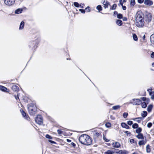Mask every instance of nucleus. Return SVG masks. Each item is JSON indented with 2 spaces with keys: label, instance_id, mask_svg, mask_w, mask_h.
Listing matches in <instances>:
<instances>
[{
  "label": "nucleus",
  "instance_id": "nucleus-1",
  "mask_svg": "<svg viewBox=\"0 0 154 154\" xmlns=\"http://www.w3.org/2000/svg\"><path fill=\"white\" fill-rule=\"evenodd\" d=\"M136 25L138 27H141L144 26V21L143 14L140 11L138 12L135 16Z\"/></svg>",
  "mask_w": 154,
  "mask_h": 154
},
{
  "label": "nucleus",
  "instance_id": "nucleus-2",
  "mask_svg": "<svg viewBox=\"0 0 154 154\" xmlns=\"http://www.w3.org/2000/svg\"><path fill=\"white\" fill-rule=\"evenodd\" d=\"M80 142L82 144L90 145L92 143V140L90 137L86 134H82L79 138Z\"/></svg>",
  "mask_w": 154,
  "mask_h": 154
},
{
  "label": "nucleus",
  "instance_id": "nucleus-3",
  "mask_svg": "<svg viewBox=\"0 0 154 154\" xmlns=\"http://www.w3.org/2000/svg\"><path fill=\"white\" fill-rule=\"evenodd\" d=\"M142 103L140 100L137 99H133L130 101V103L134 105H139Z\"/></svg>",
  "mask_w": 154,
  "mask_h": 154
},
{
  "label": "nucleus",
  "instance_id": "nucleus-4",
  "mask_svg": "<svg viewBox=\"0 0 154 154\" xmlns=\"http://www.w3.org/2000/svg\"><path fill=\"white\" fill-rule=\"evenodd\" d=\"M28 110L29 114L31 115H33L35 114V112L36 111V106H30L28 107Z\"/></svg>",
  "mask_w": 154,
  "mask_h": 154
},
{
  "label": "nucleus",
  "instance_id": "nucleus-5",
  "mask_svg": "<svg viewBox=\"0 0 154 154\" xmlns=\"http://www.w3.org/2000/svg\"><path fill=\"white\" fill-rule=\"evenodd\" d=\"M4 3L8 6H11L14 4L15 0H4Z\"/></svg>",
  "mask_w": 154,
  "mask_h": 154
},
{
  "label": "nucleus",
  "instance_id": "nucleus-6",
  "mask_svg": "<svg viewBox=\"0 0 154 154\" xmlns=\"http://www.w3.org/2000/svg\"><path fill=\"white\" fill-rule=\"evenodd\" d=\"M43 119L42 116L38 115L35 119V121L36 123L39 125H41L42 123Z\"/></svg>",
  "mask_w": 154,
  "mask_h": 154
},
{
  "label": "nucleus",
  "instance_id": "nucleus-7",
  "mask_svg": "<svg viewBox=\"0 0 154 154\" xmlns=\"http://www.w3.org/2000/svg\"><path fill=\"white\" fill-rule=\"evenodd\" d=\"M112 145V147L115 148H119L121 146L120 143L117 142H113Z\"/></svg>",
  "mask_w": 154,
  "mask_h": 154
},
{
  "label": "nucleus",
  "instance_id": "nucleus-8",
  "mask_svg": "<svg viewBox=\"0 0 154 154\" xmlns=\"http://www.w3.org/2000/svg\"><path fill=\"white\" fill-rule=\"evenodd\" d=\"M144 4L147 5L151 6L153 4V2L150 0H145L144 1Z\"/></svg>",
  "mask_w": 154,
  "mask_h": 154
},
{
  "label": "nucleus",
  "instance_id": "nucleus-9",
  "mask_svg": "<svg viewBox=\"0 0 154 154\" xmlns=\"http://www.w3.org/2000/svg\"><path fill=\"white\" fill-rule=\"evenodd\" d=\"M145 20L148 22H150L151 20V15L150 14L146 15L145 18Z\"/></svg>",
  "mask_w": 154,
  "mask_h": 154
},
{
  "label": "nucleus",
  "instance_id": "nucleus-10",
  "mask_svg": "<svg viewBox=\"0 0 154 154\" xmlns=\"http://www.w3.org/2000/svg\"><path fill=\"white\" fill-rule=\"evenodd\" d=\"M151 89H147V91L149 92V95L151 96V98L152 99H154V91H151Z\"/></svg>",
  "mask_w": 154,
  "mask_h": 154
},
{
  "label": "nucleus",
  "instance_id": "nucleus-11",
  "mask_svg": "<svg viewBox=\"0 0 154 154\" xmlns=\"http://www.w3.org/2000/svg\"><path fill=\"white\" fill-rule=\"evenodd\" d=\"M150 39L151 42V45L154 46V33L151 35Z\"/></svg>",
  "mask_w": 154,
  "mask_h": 154
},
{
  "label": "nucleus",
  "instance_id": "nucleus-12",
  "mask_svg": "<svg viewBox=\"0 0 154 154\" xmlns=\"http://www.w3.org/2000/svg\"><path fill=\"white\" fill-rule=\"evenodd\" d=\"M103 4L104 5V8L105 9L108 8V6L110 5L109 2L107 1H104L103 2Z\"/></svg>",
  "mask_w": 154,
  "mask_h": 154
},
{
  "label": "nucleus",
  "instance_id": "nucleus-13",
  "mask_svg": "<svg viewBox=\"0 0 154 154\" xmlns=\"http://www.w3.org/2000/svg\"><path fill=\"white\" fill-rule=\"evenodd\" d=\"M115 152L112 150H109L105 152L104 154H114Z\"/></svg>",
  "mask_w": 154,
  "mask_h": 154
},
{
  "label": "nucleus",
  "instance_id": "nucleus-14",
  "mask_svg": "<svg viewBox=\"0 0 154 154\" xmlns=\"http://www.w3.org/2000/svg\"><path fill=\"white\" fill-rule=\"evenodd\" d=\"M117 150L118 151L119 150ZM116 152H118L119 154H127V151L124 150H121L119 151H116Z\"/></svg>",
  "mask_w": 154,
  "mask_h": 154
},
{
  "label": "nucleus",
  "instance_id": "nucleus-15",
  "mask_svg": "<svg viewBox=\"0 0 154 154\" xmlns=\"http://www.w3.org/2000/svg\"><path fill=\"white\" fill-rule=\"evenodd\" d=\"M136 137L139 139H144V137L143 134L141 133L138 134L136 136Z\"/></svg>",
  "mask_w": 154,
  "mask_h": 154
},
{
  "label": "nucleus",
  "instance_id": "nucleus-16",
  "mask_svg": "<svg viewBox=\"0 0 154 154\" xmlns=\"http://www.w3.org/2000/svg\"><path fill=\"white\" fill-rule=\"evenodd\" d=\"M25 23L24 21H22L20 25V26L19 27V29L20 30H22L23 29L24 26V25Z\"/></svg>",
  "mask_w": 154,
  "mask_h": 154
},
{
  "label": "nucleus",
  "instance_id": "nucleus-17",
  "mask_svg": "<svg viewBox=\"0 0 154 154\" xmlns=\"http://www.w3.org/2000/svg\"><path fill=\"white\" fill-rule=\"evenodd\" d=\"M0 90L2 91L7 92V88L3 86L0 85Z\"/></svg>",
  "mask_w": 154,
  "mask_h": 154
},
{
  "label": "nucleus",
  "instance_id": "nucleus-18",
  "mask_svg": "<svg viewBox=\"0 0 154 154\" xmlns=\"http://www.w3.org/2000/svg\"><path fill=\"white\" fill-rule=\"evenodd\" d=\"M121 125L122 127L126 129H129V126L125 123H122L121 124Z\"/></svg>",
  "mask_w": 154,
  "mask_h": 154
},
{
  "label": "nucleus",
  "instance_id": "nucleus-19",
  "mask_svg": "<svg viewBox=\"0 0 154 154\" xmlns=\"http://www.w3.org/2000/svg\"><path fill=\"white\" fill-rule=\"evenodd\" d=\"M12 89L14 91H17L19 90V88L16 85H14L12 87Z\"/></svg>",
  "mask_w": 154,
  "mask_h": 154
},
{
  "label": "nucleus",
  "instance_id": "nucleus-20",
  "mask_svg": "<svg viewBox=\"0 0 154 154\" xmlns=\"http://www.w3.org/2000/svg\"><path fill=\"white\" fill-rule=\"evenodd\" d=\"M116 23V24L119 26H122V21L120 20H117Z\"/></svg>",
  "mask_w": 154,
  "mask_h": 154
},
{
  "label": "nucleus",
  "instance_id": "nucleus-21",
  "mask_svg": "<svg viewBox=\"0 0 154 154\" xmlns=\"http://www.w3.org/2000/svg\"><path fill=\"white\" fill-rule=\"evenodd\" d=\"M20 111L21 113V114L26 119H27V117L26 116V113L23 111V110L22 109H21L20 110Z\"/></svg>",
  "mask_w": 154,
  "mask_h": 154
},
{
  "label": "nucleus",
  "instance_id": "nucleus-22",
  "mask_svg": "<svg viewBox=\"0 0 154 154\" xmlns=\"http://www.w3.org/2000/svg\"><path fill=\"white\" fill-rule=\"evenodd\" d=\"M23 11V9L22 8H18L15 11V13L16 14H19L21 13Z\"/></svg>",
  "mask_w": 154,
  "mask_h": 154
},
{
  "label": "nucleus",
  "instance_id": "nucleus-23",
  "mask_svg": "<svg viewBox=\"0 0 154 154\" xmlns=\"http://www.w3.org/2000/svg\"><path fill=\"white\" fill-rule=\"evenodd\" d=\"M133 38L135 41H138V38L137 36L135 34H134L132 36Z\"/></svg>",
  "mask_w": 154,
  "mask_h": 154
},
{
  "label": "nucleus",
  "instance_id": "nucleus-24",
  "mask_svg": "<svg viewBox=\"0 0 154 154\" xmlns=\"http://www.w3.org/2000/svg\"><path fill=\"white\" fill-rule=\"evenodd\" d=\"M147 113L146 111H143L142 112L141 115L143 117H145L147 115Z\"/></svg>",
  "mask_w": 154,
  "mask_h": 154
},
{
  "label": "nucleus",
  "instance_id": "nucleus-25",
  "mask_svg": "<svg viewBox=\"0 0 154 154\" xmlns=\"http://www.w3.org/2000/svg\"><path fill=\"white\" fill-rule=\"evenodd\" d=\"M146 143V141H144L143 140H142L140 141L138 143V144L139 145L141 146L142 145H144Z\"/></svg>",
  "mask_w": 154,
  "mask_h": 154
},
{
  "label": "nucleus",
  "instance_id": "nucleus-26",
  "mask_svg": "<svg viewBox=\"0 0 154 154\" xmlns=\"http://www.w3.org/2000/svg\"><path fill=\"white\" fill-rule=\"evenodd\" d=\"M142 129L141 128L139 127L137 128L136 130V132L138 134L141 133V132L142 131Z\"/></svg>",
  "mask_w": 154,
  "mask_h": 154
},
{
  "label": "nucleus",
  "instance_id": "nucleus-27",
  "mask_svg": "<svg viewBox=\"0 0 154 154\" xmlns=\"http://www.w3.org/2000/svg\"><path fill=\"white\" fill-rule=\"evenodd\" d=\"M120 107H121L119 105H116V106H113L112 107V108L113 109L115 110H117V109H119V108H120Z\"/></svg>",
  "mask_w": 154,
  "mask_h": 154
},
{
  "label": "nucleus",
  "instance_id": "nucleus-28",
  "mask_svg": "<svg viewBox=\"0 0 154 154\" xmlns=\"http://www.w3.org/2000/svg\"><path fill=\"white\" fill-rule=\"evenodd\" d=\"M74 5L76 7H81V8H83V7L81 5H79V4L77 2H74Z\"/></svg>",
  "mask_w": 154,
  "mask_h": 154
},
{
  "label": "nucleus",
  "instance_id": "nucleus-29",
  "mask_svg": "<svg viewBox=\"0 0 154 154\" xmlns=\"http://www.w3.org/2000/svg\"><path fill=\"white\" fill-rule=\"evenodd\" d=\"M142 119L141 117H138L135 118L133 119V120H136L138 123H139L140 122V120Z\"/></svg>",
  "mask_w": 154,
  "mask_h": 154
},
{
  "label": "nucleus",
  "instance_id": "nucleus-30",
  "mask_svg": "<svg viewBox=\"0 0 154 154\" xmlns=\"http://www.w3.org/2000/svg\"><path fill=\"white\" fill-rule=\"evenodd\" d=\"M141 103V106L143 108H145L147 106V104L145 102H143V103Z\"/></svg>",
  "mask_w": 154,
  "mask_h": 154
},
{
  "label": "nucleus",
  "instance_id": "nucleus-31",
  "mask_svg": "<svg viewBox=\"0 0 154 154\" xmlns=\"http://www.w3.org/2000/svg\"><path fill=\"white\" fill-rule=\"evenodd\" d=\"M152 105H149L148 106L147 109V110L148 112H150L151 111V110L152 109Z\"/></svg>",
  "mask_w": 154,
  "mask_h": 154
},
{
  "label": "nucleus",
  "instance_id": "nucleus-32",
  "mask_svg": "<svg viewBox=\"0 0 154 154\" xmlns=\"http://www.w3.org/2000/svg\"><path fill=\"white\" fill-rule=\"evenodd\" d=\"M138 127V125L137 123H134L132 125V128H137Z\"/></svg>",
  "mask_w": 154,
  "mask_h": 154
},
{
  "label": "nucleus",
  "instance_id": "nucleus-33",
  "mask_svg": "<svg viewBox=\"0 0 154 154\" xmlns=\"http://www.w3.org/2000/svg\"><path fill=\"white\" fill-rule=\"evenodd\" d=\"M146 150L147 152H149L150 151V149L149 148V145H148L146 146Z\"/></svg>",
  "mask_w": 154,
  "mask_h": 154
},
{
  "label": "nucleus",
  "instance_id": "nucleus-34",
  "mask_svg": "<svg viewBox=\"0 0 154 154\" xmlns=\"http://www.w3.org/2000/svg\"><path fill=\"white\" fill-rule=\"evenodd\" d=\"M135 3L134 0H131L130 5L131 6H133L135 5Z\"/></svg>",
  "mask_w": 154,
  "mask_h": 154
},
{
  "label": "nucleus",
  "instance_id": "nucleus-35",
  "mask_svg": "<svg viewBox=\"0 0 154 154\" xmlns=\"http://www.w3.org/2000/svg\"><path fill=\"white\" fill-rule=\"evenodd\" d=\"M97 9L99 11H101L102 10V8L100 5H98L97 7Z\"/></svg>",
  "mask_w": 154,
  "mask_h": 154
},
{
  "label": "nucleus",
  "instance_id": "nucleus-36",
  "mask_svg": "<svg viewBox=\"0 0 154 154\" xmlns=\"http://www.w3.org/2000/svg\"><path fill=\"white\" fill-rule=\"evenodd\" d=\"M128 115V114L127 112H124L123 114V116L124 118H126Z\"/></svg>",
  "mask_w": 154,
  "mask_h": 154
},
{
  "label": "nucleus",
  "instance_id": "nucleus-37",
  "mask_svg": "<svg viewBox=\"0 0 154 154\" xmlns=\"http://www.w3.org/2000/svg\"><path fill=\"white\" fill-rule=\"evenodd\" d=\"M105 126L107 128H109L111 126V125L110 123L107 122L105 124Z\"/></svg>",
  "mask_w": 154,
  "mask_h": 154
},
{
  "label": "nucleus",
  "instance_id": "nucleus-38",
  "mask_svg": "<svg viewBox=\"0 0 154 154\" xmlns=\"http://www.w3.org/2000/svg\"><path fill=\"white\" fill-rule=\"evenodd\" d=\"M116 4H114L112 6L111 9L114 10L116 9Z\"/></svg>",
  "mask_w": 154,
  "mask_h": 154
},
{
  "label": "nucleus",
  "instance_id": "nucleus-39",
  "mask_svg": "<svg viewBox=\"0 0 154 154\" xmlns=\"http://www.w3.org/2000/svg\"><path fill=\"white\" fill-rule=\"evenodd\" d=\"M117 18L119 19H121L122 17V14H118L117 15Z\"/></svg>",
  "mask_w": 154,
  "mask_h": 154
},
{
  "label": "nucleus",
  "instance_id": "nucleus-40",
  "mask_svg": "<svg viewBox=\"0 0 154 154\" xmlns=\"http://www.w3.org/2000/svg\"><path fill=\"white\" fill-rule=\"evenodd\" d=\"M133 122L131 121H129L127 122V123L129 125H131L133 124Z\"/></svg>",
  "mask_w": 154,
  "mask_h": 154
},
{
  "label": "nucleus",
  "instance_id": "nucleus-41",
  "mask_svg": "<svg viewBox=\"0 0 154 154\" xmlns=\"http://www.w3.org/2000/svg\"><path fill=\"white\" fill-rule=\"evenodd\" d=\"M152 124L151 123L149 122L148 123L147 125V126L149 128H150L152 126Z\"/></svg>",
  "mask_w": 154,
  "mask_h": 154
},
{
  "label": "nucleus",
  "instance_id": "nucleus-42",
  "mask_svg": "<svg viewBox=\"0 0 154 154\" xmlns=\"http://www.w3.org/2000/svg\"><path fill=\"white\" fill-rule=\"evenodd\" d=\"M45 137L48 139H52V137L48 134H46L45 136Z\"/></svg>",
  "mask_w": 154,
  "mask_h": 154
},
{
  "label": "nucleus",
  "instance_id": "nucleus-43",
  "mask_svg": "<svg viewBox=\"0 0 154 154\" xmlns=\"http://www.w3.org/2000/svg\"><path fill=\"white\" fill-rule=\"evenodd\" d=\"M86 10L87 12H90V8L89 7H88L86 8Z\"/></svg>",
  "mask_w": 154,
  "mask_h": 154
},
{
  "label": "nucleus",
  "instance_id": "nucleus-44",
  "mask_svg": "<svg viewBox=\"0 0 154 154\" xmlns=\"http://www.w3.org/2000/svg\"><path fill=\"white\" fill-rule=\"evenodd\" d=\"M57 132L58 134H62V131L61 130L58 129L57 130Z\"/></svg>",
  "mask_w": 154,
  "mask_h": 154
},
{
  "label": "nucleus",
  "instance_id": "nucleus-45",
  "mask_svg": "<svg viewBox=\"0 0 154 154\" xmlns=\"http://www.w3.org/2000/svg\"><path fill=\"white\" fill-rule=\"evenodd\" d=\"M125 133L127 135V136H128V135H130V134H131L130 132H129L128 131H125Z\"/></svg>",
  "mask_w": 154,
  "mask_h": 154
},
{
  "label": "nucleus",
  "instance_id": "nucleus-46",
  "mask_svg": "<svg viewBox=\"0 0 154 154\" xmlns=\"http://www.w3.org/2000/svg\"><path fill=\"white\" fill-rule=\"evenodd\" d=\"M124 2L122 0H119V3L122 6H123V4Z\"/></svg>",
  "mask_w": 154,
  "mask_h": 154
},
{
  "label": "nucleus",
  "instance_id": "nucleus-47",
  "mask_svg": "<svg viewBox=\"0 0 154 154\" xmlns=\"http://www.w3.org/2000/svg\"><path fill=\"white\" fill-rule=\"evenodd\" d=\"M144 0H138V2L139 3H142L143 2Z\"/></svg>",
  "mask_w": 154,
  "mask_h": 154
},
{
  "label": "nucleus",
  "instance_id": "nucleus-48",
  "mask_svg": "<svg viewBox=\"0 0 154 154\" xmlns=\"http://www.w3.org/2000/svg\"><path fill=\"white\" fill-rule=\"evenodd\" d=\"M79 11L82 13H85V10L83 9H79Z\"/></svg>",
  "mask_w": 154,
  "mask_h": 154
},
{
  "label": "nucleus",
  "instance_id": "nucleus-49",
  "mask_svg": "<svg viewBox=\"0 0 154 154\" xmlns=\"http://www.w3.org/2000/svg\"><path fill=\"white\" fill-rule=\"evenodd\" d=\"M33 45V44L32 42H30L29 43V46L30 47V48H32Z\"/></svg>",
  "mask_w": 154,
  "mask_h": 154
},
{
  "label": "nucleus",
  "instance_id": "nucleus-50",
  "mask_svg": "<svg viewBox=\"0 0 154 154\" xmlns=\"http://www.w3.org/2000/svg\"><path fill=\"white\" fill-rule=\"evenodd\" d=\"M151 57L152 58H154V52H153L151 54Z\"/></svg>",
  "mask_w": 154,
  "mask_h": 154
},
{
  "label": "nucleus",
  "instance_id": "nucleus-51",
  "mask_svg": "<svg viewBox=\"0 0 154 154\" xmlns=\"http://www.w3.org/2000/svg\"><path fill=\"white\" fill-rule=\"evenodd\" d=\"M49 142H50V143H54V144H55V143H56L54 141H53L51 140H49Z\"/></svg>",
  "mask_w": 154,
  "mask_h": 154
},
{
  "label": "nucleus",
  "instance_id": "nucleus-52",
  "mask_svg": "<svg viewBox=\"0 0 154 154\" xmlns=\"http://www.w3.org/2000/svg\"><path fill=\"white\" fill-rule=\"evenodd\" d=\"M103 138L106 142H108L109 141V140L106 139L105 137H103Z\"/></svg>",
  "mask_w": 154,
  "mask_h": 154
},
{
  "label": "nucleus",
  "instance_id": "nucleus-53",
  "mask_svg": "<svg viewBox=\"0 0 154 154\" xmlns=\"http://www.w3.org/2000/svg\"><path fill=\"white\" fill-rule=\"evenodd\" d=\"M71 144L73 146V147H75V144L73 142H72Z\"/></svg>",
  "mask_w": 154,
  "mask_h": 154
},
{
  "label": "nucleus",
  "instance_id": "nucleus-54",
  "mask_svg": "<svg viewBox=\"0 0 154 154\" xmlns=\"http://www.w3.org/2000/svg\"><path fill=\"white\" fill-rule=\"evenodd\" d=\"M122 9L123 10H125L126 9V6L123 5V6H122Z\"/></svg>",
  "mask_w": 154,
  "mask_h": 154
},
{
  "label": "nucleus",
  "instance_id": "nucleus-55",
  "mask_svg": "<svg viewBox=\"0 0 154 154\" xmlns=\"http://www.w3.org/2000/svg\"><path fill=\"white\" fill-rule=\"evenodd\" d=\"M114 14L115 15H117V14H118L117 12L116 11H115L114 12Z\"/></svg>",
  "mask_w": 154,
  "mask_h": 154
},
{
  "label": "nucleus",
  "instance_id": "nucleus-56",
  "mask_svg": "<svg viewBox=\"0 0 154 154\" xmlns=\"http://www.w3.org/2000/svg\"><path fill=\"white\" fill-rule=\"evenodd\" d=\"M15 97L16 100H17V99H19V97L17 96H15Z\"/></svg>",
  "mask_w": 154,
  "mask_h": 154
},
{
  "label": "nucleus",
  "instance_id": "nucleus-57",
  "mask_svg": "<svg viewBox=\"0 0 154 154\" xmlns=\"http://www.w3.org/2000/svg\"><path fill=\"white\" fill-rule=\"evenodd\" d=\"M134 141V140L132 139H131L130 140V142L131 143H133Z\"/></svg>",
  "mask_w": 154,
  "mask_h": 154
},
{
  "label": "nucleus",
  "instance_id": "nucleus-58",
  "mask_svg": "<svg viewBox=\"0 0 154 154\" xmlns=\"http://www.w3.org/2000/svg\"><path fill=\"white\" fill-rule=\"evenodd\" d=\"M146 99V98L145 97H143L142 98V100L143 101H145Z\"/></svg>",
  "mask_w": 154,
  "mask_h": 154
},
{
  "label": "nucleus",
  "instance_id": "nucleus-59",
  "mask_svg": "<svg viewBox=\"0 0 154 154\" xmlns=\"http://www.w3.org/2000/svg\"><path fill=\"white\" fill-rule=\"evenodd\" d=\"M66 140H67V141L68 142H70L71 141V140H70L68 139H67Z\"/></svg>",
  "mask_w": 154,
  "mask_h": 154
},
{
  "label": "nucleus",
  "instance_id": "nucleus-60",
  "mask_svg": "<svg viewBox=\"0 0 154 154\" xmlns=\"http://www.w3.org/2000/svg\"><path fill=\"white\" fill-rule=\"evenodd\" d=\"M96 134L97 136L99 134L98 133H96Z\"/></svg>",
  "mask_w": 154,
  "mask_h": 154
},
{
  "label": "nucleus",
  "instance_id": "nucleus-61",
  "mask_svg": "<svg viewBox=\"0 0 154 154\" xmlns=\"http://www.w3.org/2000/svg\"><path fill=\"white\" fill-rule=\"evenodd\" d=\"M143 39L144 38H145V35H144V36L143 37Z\"/></svg>",
  "mask_w": 154,
  "mask_h": 154
},
{
  "label": "nucleus",
  "instance_id": "nucleus-62",
  "mask_svg": "<svg viewBox=\"0 0 154 154\" xmlns=\"http://www.w3.org/2000/svg\"><path fill=\"white\" fill-rule=\"evenodd\" d=\"M152 65L153 66H154V63H153L152 64Z\"/></svg>",
  "mask_w": 154,
  "mask_h": 154
},
{
  "label": "nucleus",
  "instance_id": "nucleus-63",
  "mask_svg": "<svg viewBox=\"0 0 154 154\" xmlns=\"http://www.w3.org/2000/svg\"><path fill=\"white\" fill-rule=\"evenodd\" d=\"M127 20V19H125V20Z\"/></svg>",
  "mask_w": 154,
  "mask_h": 154
},
{
  "label": "nucleus",
  "instance_id": "nucleus-64",
  "mask_svg": "<svg viewBox=\"0 0 154 154\" xmlns=\"http://www.w3.org/2000/svg\"><path fill=\"white\" fill-rule=\"evenodd\" d=\"M153 124L154 125V122H153Z\"/></svg>",
  "mask_w": 154,
  "mask_h": 154
}]
</instances>
